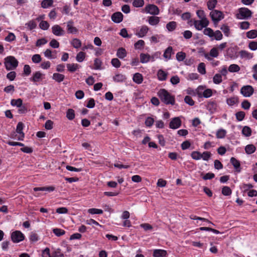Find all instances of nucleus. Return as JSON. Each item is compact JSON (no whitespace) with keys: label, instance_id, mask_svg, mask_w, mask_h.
Wrapping results in <instances>:
<instances>
[{"label":"nucleus","instance_id":"nucleus-1","mask_svg":"<svg viewBox=\"0 0 257 257\" xmlns=\"http://www.w3.org/2000/svg\"><path fill=\"white\" fill-rule=\"evenodd\" d=\"M158 95L161 99V101L166 104H175V98L174 97L171 95L165 89H160L158 92Z\"/></svg>","mask_w":257,"mask_h":257},{"label":"nucleus","instance_id":"nucleus-2","mask_svg":"<svg viewBox=\"0 0 257 257\" xmlns=\"http://www.w3.org/2000/svg\"><path fill=\"white\" fill-rule=\"evenodd\" d=\"M18 63V61L14 56H9L5 58L4 64L8 71L15 69Z\"/></svg>","mask_w":257,"mask_h":257},{"label":"nucleus","instance_id":"nucleus-3","mask_svg":"<svg viewBox=\"0 0 257 257\" xmlns=\"http://www.w3.org/2000/svg\"><path fill=\"white\" fill-rule=\"evenodd\" d=\"M252 13L247 8H241L239 9V13L236 15L238 19H246L251 17Z\"/></svg>","mask_w":257,"mask_h":257},{"label":"nucleus","instance_id":"nucleus-4","mask_svg":"<svg viewBox=\"0 0 257 257\" xmlns=\"http://www.w3.org/2000/svg\"><path fill=\"white\" fill-rule=\"evenodd\" d=\"M210 16L215 24L217 23L224 18V15L222 13L218 10H212L210 13Z\"/></svg>","mask_w":257,"mask_h":257},{"label":"nucleus","instance_id":"nucleus-5","mask_svg":"<svg viewBox=\"0 0 257 257\" xmlns=\"http://www.w3.org/2000/svg\"><path fill=\"white\" fill-rule=\"evenodd\" d=\"M12 240L15 243H18L25 239L24 235L19 230L13 232L11 235Z\"/></svg>","mask_w":257,"mask_h":257},{"label":"nucleus","instance_id":"nucleus-6","mask_svg":"<svg viewBox=\"0 0 257 257\" xmlns=\"http://www.w3.org/2000/svg\"><path fill=\"white\" fill-rule=\"evenodd\" d=\"M209 25V21L207 19L205 20H194V25L197 30H201L203 28H206Z\"/></svg>","mask_w":257,"mask_h":257},{"label":"nucleus","instance_id":"nucleus-7","mask_svg":"<svg viewBox=\"0 0 257 257\" xmlns=\"http://www.w3.org/2000/svg\"><path fill=\"white\" fill-rule=\"evenodd\" d=\"M254 89L250 85L243 86L240 89V93L246 97H250L253 93Z\"/></svg>","mask_w":257,"mask_h":257},{"label":"nucleus","instance_id":"nucleus-8","mask_svg":"<svg viewBox=\"0 0 257 257\" xmlns=\"http://www.w3.org/2000/svg\"><path fill=\"white\" fill-rule=\"evenodd\" d=\"M147 13L153 15H157L159 13V9L157 6L154 5H148L145 7Z\"/></svg>","mask_w":257,"mask_h":257},{"label":"nucleus","instance_id":"nucleus-9","mask_svg":"<svg viewBox=\"0 0 257 257\" xmlns=\"http://www.w3.org/2000/svg\"><path fill=\"white\" fill-rule=\"evenodd\" d=\"M24 124L22 122H19L17 126L16 132L19 134L17 138L18 141H23L25 137V134L23 132Z\"/></svg>","mask_w":257,"mask_h":257},{"label":"nucleus","instance_id":"nucleus-10","mask_svg":"<svg viewBox=\"0 0 257 257\" xmlns=\"http://www.w3.org/2000/svg\"><path fill=\"white\" fill-rule=\"evenodd\" d=\"M181 125V120L179 117L172 118L169 123V127L172 129H177Z\"/></svg>","mask_w":257,"mask_h":257},{"label":"nucleus","instance_id":"nucleus-11","mask_svg":"<svg viewBox=\"0 0 257 257\" xmlns=\"http://www.w3.org/2000/svg\"><path fill=\"white\" fill-rule=\"evenodd\" d=\"M52 31L54 35L57 36H63L65 34L63 29L58 25H54L52 27Z\"/></svg>","mask_w":257,"mask_h":257},{"label":"nucleus","instance_id":"nucleus-12","mask_svg":"<svg viewBox=\"0 0 257 257\" xmlns=\"http://www.w3.org/2000/svg\"><path fill=\"white\" fill-rule=\"evenodd\" d=\"M43 74L40 71H37L33 73V76L30 78V80L34 82H37L42 80Z\"/></svg>","mask_w":257,"mask_h":257},{"label":"nucleus","instance_id":"nucleus-13","mask_svg":"<svg viewBox=\"0 0 257 257\" xmlns=\"http://www.w3.org/2000/svg\"><path fill=\"white\" fill-rule=\"evenodd\" d=\"M112 21L115 23H119L123 20V15L120 12H116L111 16Z\"/></svg>","mask_w":257,"mask_h":257},{"label":"nucleus","instance_id":"nucleus-14","mask_svg":"<svg viewBox=\"0 0 257 257\" xmlns=\"http://www.w3.org/2000/svg\"><path fill=\"white\" fill-rule=\"evenodd\" d=\"M149 28L147 26H143L140 30L136 33V35L139 38L144 37L147 34Z\"/></svg>","mask_w":257,"mask_h":257},{"label":"nucleus","instance_id":"nucleus-15","mask_svg":"<svg viewBox=\"0 0 257 257\" xmlns=\"http://www.w3.org/2000/svg\"><path fill=\"white\" fill-rule=\"evenodd\" d=\"M67 28L69 33L76 34L78 32L77 29L73 26V22L72 21H69L67 23Z\"/></svg>","mask_w":257,"mask_h":257},{"label":"nucleus","instance_id":"nucleus-16","mask_svg":"<svg viewBox=\"0 0 257 257\" xmlns=\"http://www.w3.org/2000/svg\"><path fill=\"white\" fill-rule=\"evenodd\" d=\"M230 162L236 169V171L237 172H240L241 171L240 162L233 157L230 159Z\"/></svg>","mask_w":257,"mask_h":257},{"label":"nucleus","instance_id":"nucleus-17","mask_svg":"<svg viewBox=\"0 0 257 257\" xmlns=\"http://www.w3.org/2000/svg\"><path fill=\"white\" fill-rule=\"evenodd\" d=\"M52 78L55 81L58 83H60L64 80L65 78V76L62 74H60L58 73H54L53 74Z\"/></svg>","mask_w":257,"mask_h":257},{"label":"nucleus","instance_id":"nucleus-18","mask_svg":"<svg viewBox=\"0 0 257 257\" xmlns=\"http://www.w3.org/2000/svg\"><path fill=\"white\" fill-rule=\"evenodd\" d=\"M240 57L241 58H245L246 59H251L253 57V54L245 51V50H241L239 52Z\"/></svg>","mask_w":257,"mask_h":257},{"label":"nucleus","instance_id":"nucleus-19","mask_svg":"<svg viewBox=\"0 0 257 257\" xmlns=\"http://www.w3.org/2000/svg\"><path fill=\"white\" fill-rule=\"evenodd\" d=\"M151 60V55L148 54L141 53L140 54V62L142 63H146Z\"/></svg>","mask_w":257,"mask_h":257},{"label":"nucleus","instance_id":"nucleus-20","mask_svg":"<svg viewBox=\"0 0 257 257\" xmlns=\"http://www.w3.org/2000/svg\"><path fill=\"white\" fill-rule=\"evenodd\" d=\"M167 252L165 250L162 249H155L153 252L154 257H164L165 256Z\"/></svg>","mask_w":257,"mask_h":257},{"label":"nucleus","instance_id":"nucleus-21","mask_svg":"<svg viewBox=\"0 0 257 257\" xmlns=\"http://www.w3.org/2000/svg\"><path fill=\"white\" fill-rule=\"evenodd\" d=\"M143 77L139 73H136L134 75L133 81L137 84H141L143 82Z\"/></svg>","mask_w":257,"mask_h":257},{"label":"nucleus","instance_id":"nucleus-22","mask_svg":"<svg viewBox=\"0 0 257 257\" xmlns=\"http://www.w3.org/2000/svg\"><path fill=\"white\" fill-rule=\"evenodd\" d=\"M157 76L159 80L164 81L167 79V73L162 69H160L158 71Z\"/></svg>","mask_w":257,"mask_h":257},{"label":"nucleus","instance_id":"nucleus-23","mask_svg":"<svg viewBox=\"0 0 257 257\" xmlns=\"http://www.w3.org/2000/svg\"><path fill=\"white\" fill-rule=\"evenodd\" d=\"M126 78L125 75L121 74H116L113 77V79L115 82H121L124 81Z\"/></svg>","mask_w":257,"mask_h":257},{"label":"nucleus","instance_id":"nucleus-24","mask_svg":"<svg viewBox=\"0 0 257 257\" xmlns=\"http://www.w3.org/2000/svg\"><path fill=\"white\" fill-rule=\"evenodd\" d=\"M126 55V51L123 48H119L117 51L116 56L120 59L124 58Z\"/></svg>","mask_w":257,"mask_h":257},{"label":"nucleus","instance_id":"nucleus-25","mask_svg":"<svg viewBox=\"0 0 257 257\" xmlns=\"http://www.w3.org/2000/svg\"><path fill=\"white\" fill-rule=\"evenodd\" d=\"M256 150L255 147L253 145H248L245 148V151L247 154H251L253 153Z\"/></svg>","mask_w":257,"mask_h":257},{"label":"nucleus","instance_id":"nucleus-26","mask_svg":"<svg viewBox=\"0 0 257 257\" xmlns=\"http://www.w3.org/2000/svg\"><path fill=\"white\" fill-rule=\"evenodd\" d=\"M160 21L159 18L158 17L151 16L149 18V23L153 26L157 25Z\"/></svg>","mask_w":257,"mask_h":257},{"label":"nucleus","instance_id":"nucleus-27","mask_svg":"<svg viewBox=\"0 0 257 257\" xmlns=\"http://www.w3.org/2000/svg\"><path fill=\"white\" fill-rule=\"evenodd\" d=\"M34 191H53L54 190L55 188L53 186H49V187H35L34 189Z\"/></svg>","mask_w":257,"mask_h":257},{"label":"nucleus","instance_id":"nucleus-28","mask_svg":"<svg viewBox=\"0 0 257 257\" xmlns=\"http://www.w3.org/2000/svg\"><path fill=\"white\" fill-rule=\"evenodd\" d=\"M238 102V98L237 97H232L226 99V103L229 106H232Z\"/></svg>","mask_w":257,"mask_h":257},{"label":"nucleus","instance_id":"nucleus-29","mask_svg":"<svg viewBox=\"0 0 257 257\" xmlns=\"http://www.w3.org/2000/svg\"><path fill=\"white\" fill-rule=\"evenodd\" d=\"M242 134L246 137H248L251 135V128L247 126H245L243 127L242 130Z\"/></svg>","mask_w":257,"mask_h":257},{"label":"nucleus","instance_id":"nucleus-30","mask_svg":"<svg viewBox=\"0 0 257 257\" xmlns=\"http://www.w3.org/2000/svg\"><path fill=\"white\" fill-rule=\"evenodd\" d=\"M66 117L69 120H72L75 117V112L73 109L69 108L66 112Z\"/></svg>","mask_w":257,"mask_h":257},{"label":"nucleus","instance_id":"nucleus-31","mask_svg":"<svg viewBox=\"0 0 257 257\" xmlns=\"http://www.w3.org/2000/svg\"><path fill=\"white\" fill-rule=\"evenodd\" d=\"M203 33L205 35L208 36L212 39H213L214 35L213 31L210 28L206 27L203 31Z\"/></svg>","mask_w":257,"mask_h":257},{"label":"nucleus","instance_id":"nucleus-32","mask_svg":"<svg viewBox=\"0 0 257 257\" xmlns=\"http://www.w3.org/2000/svg\"><path fill=\"white\" fill-rule=\"evenodd\" d=\"M53 0H43L41 3V7L44 9L48 8L53 5Z\"/></svg>","mask_w":257,"mask_h":257},{"label":"nucleus","instance_id":"nucleus-33","mask_svg":"<svg viewBox=\"0 0 257 257\" xmlns=\"http://www.w3.org/2000/svg\"><path fill=\"white\" fill-rule=\"evenodd\" d=\"M172 50H173V49H172V47L170 46V47H168L166 49V50L164 53L163 56L164 57V58H165L167 59H170L171 57V53L172 52Z\"/></svg>","mask_w":257,"mask_h":257},{"label":"nucleus","instance_id":"nucleus-34","mask_svg":"<svg viewBox=\"0 0 257 257\" xmlns=\"http://www.w3.org/2000/svg\"><path fill=\"white\" fill-rule=\"evenodd\" d=\"M246 37L249 39H254L257 37V31L250 30L246 33Z\"/></svg>","mask_w":257,"mask_h":257},{"label":"nucleus","instance_id":"nucleus-35","mask_svg":"<svg viewBox=\"0 0 257 257\" xmlns=\"http://www.w3.org/2000/svg\"><path fill=\"white\" fill-rule=\"evenodd\" d=\"M176 23L174 21H172L168 23L166 25V28L169 31H172L176 28Z\"/></svg>","mask_w":257,"mask_h":257},{"label":"nucleus","instance_id":"nucleus-36","mask_svg":"<svg viewBox=\"0 0 257 257\" xmlns=\"http://www.w3.org/2000/svg\"><path fill=\"white\" fill-rule=\"evenodd\" d=\"M226 134V131L224 129H220L216 132V137L218 139L224 138Z\"/></svg>","mask_w":257,"mask_h":257},{"label":"nucleus","instance_id":"nucleus-37","mask_svg":"<svg viewBox=\"0 0 257 257\" xmlns=\"http://www.w3.org/2000/svg\"><path fill=\"white\" fill-rule=\"evenodd\" d=\"M145 44V43L144 40H140L135 43L134 47L136 49H143Z\"/></svg>","mask_w":257,"mask_h":257},{"label":"nucleus","instance_id":"nucleus-38","mask_svg":"<svg viewBox=\"0 0 257 257\" xmlns=\"http://www.w3.org/2000/svg\"><path fill=\"white\" fill-rule=\"evenodd\" d=\"M67 67L68 70L71 72H75L78 68L77 64H67Z\"/></svg>","mask_w":257,"mask_h":257},{"label":"nucleus","instance_id":"nucleus-39","mask_svg":"<svg viewBox=\"0 0 257 257\" xmlns=\"http://www.w3.org/2000/svg\"><path fill=\"white\" fill-rule=\"evenodd\" d=\"M11 104L13 106H17V107L21 106L23 104V101L21 98H19L17 99H12L11 101Z\"/></svg>","mask_w":257,"mask_h":257},{"label":"nucleus","instance_id":"nucleus-40","mask_svg":"<svg viewBox=\"0 0 257 257\" xmlns=\"http://www.w3.org/2000/svg\"><path fill=\"white\" fill-rule=\"evenodd\" d=\"M217 3V0H209L207 4L208 9L212 11L216 7Z\"/></svg>","mask_w":257,"mask_h":257},{"label":"nucleus","instance_id":"nucleus-41","mask_svg":"<svg viewBox=\"0 0 257 257\" xmlns=\"http://www.w3.org/2000/svg\"><path fill=\"white\" fill-rule=\"evenodd\" d=\"M240 70L239 66L237 64H231L229 66L228 71L230 72H237Z\"/></svg>","mask_w":257,"mask_h":257},{"label":"nucleus","instance_id":"nucleus-42","mask_svg":"<svg viewBox=\"0 0 257 257\" xmlns=\"http://www.w3.org/2000/svg\"><path fill=\"white\" fill-rule=\"evenodd\" d=\"M71 44L75 48H78L81 46V42L79 39L75 38L72 40Z\"/></svg>","mask_w":257,"mask_h":257},{"label":"nucleus","instance_id":"nucleus-43","mask_svg":"<svg viewBox=\"0 0 257 257\" xmlns=\"http://www.w3.org/2000/svg\"><path fill=\"white\" fill-rule=\"evenodd\" d=\"M85 53L83 52H79L76 57V59L78 62H82L85 58Z\"/></svg>","mask_w":257,"mask_h":257},{"label":"nucleus","instance_id":"nucleus-44","mask_svg":"<svg viewBox=\"0 0 257 257\" xmlns=\"http://www.w3.org/2000/svg\"><path fill=\"white\" fill-rule=\"evenodd\" d=\"M191 157L195 160H198L201 159V153L198 151H193L191 154Z\"/></svg>","mask_w":257,"mask_h":257},{"label":"nucleus","instance_id":"nucleus-45","mask_svg":"<svg viewBox=\"0 0 257 257\" xmlns=\"http://www.w3.org/2000/svg\"><path fill=\"white\" fill-rule=\"evenodd\" d=\"M198 71L201 74L206 73L205 65L204 63H200L198 66Z\"/></svg>","mask_w":257,"mask_h":257},{"label":"nucleus","instance_id":"nucleus-46","mask_svg":"<svg viewBox=\"0 0 257 257\" xmlns=\"http://www.w3.org/2000/svg\"><path fill=\"white\" fill-rule=\"evenodd\" d=\"M232 193L230 188L228 186H224L222 189V193L225 196H229Z\"/></svg>","mask_w":257,"mask_h":257},{"label":"nucleus","instance_id":"nucleus-47","mask_svg":"<svg viewBox=\"0 0 257 257\" xmlns=\"http://www.w3.org/2000/svg\"><path fill=\"white\" fill-rule=\"evenodd\" d=\"M222 80V76L220 74H216L213 78V81L215 84H219Z\"/></svg>","mask_w":257,"mask_h":257},{"label":"nucleus","instance_id":"nucleus-48","mask_svg":"<svg viewBox=\"0 0 257 257\" xmlns=\"http://www.w3.org/2000/svg\"><path fill=\"white\" fill-rule=\"evenodd\" d=\"M209 55L211 57L216 58L219 55L218 50L217 48L214 47L212 48L209 52Z\"/></svg>","mask_w":257,"mask_h":257},{"label":"nucleus","instance_id":"nucleus-49","mask_svg":"<svg viewBox=\"0 0 257 257\" xmlns=\"http://www.w3.org/2000/svg\"><path fill=\"white\" fill-rule=\"evenodd\" d=\"M53 233L57 236H60L65 233V231L60 228H54L53 230Z\"/></svg>","mask_w":257,"mask_h":257},{"label":"nucleus","instance_id":"nucleus-50","mask_svg":"<svg viewBox=\"0 0 257 257\" xmlns=\"http://www.w3.org/2000/svg\"><path fill=\"white\" fill-rule=\"evenodd\" d=\"M196 14L201 20H205V19H207L206 17L205 13L203 10H198L196 12Z\"/></svg>","mask_w":257,"mask_h":257},{"label":"nucleus","instance_id":"nucleus-51","mask_svg":"<svg viewBox=\"0 0 257 257\" xmlns=\"http://www.w3.org/2000/svg\"><path fill=\"white\" fill-rule=\"evenodd\" d=\"M202 157L201 158L204 161H208L211 157V153L210 152H204L202 154H201Z\"/></svg>","mask_w":257,"mask_h":257},{"label":"nucleus","instance_id":"nucleus-52","mask_svg":"<svg viewBox=\"0 0 257 257\" xmlns=\"http://www.w3.org/2000/svg\"><path fill=\"white\" fill-rule=\"evenodd\" d=\"M133 5L136 8L142 7L144 5V0H134Z\"/></svg>","mask_w":257,"mask_h":257},{"label":"nucleus","instance_id":"nucleus-53","mask_svg":"<svg viewBox=\"0 0 257 257\" xmlns=\"http://www.w3.org/2000/svg\"><path fill=\"white\" fill-rule=\"evenodd\" d=\"M40 28L44 30H47L49 27V24L47 21H42L39 24Z\"/></svg>","mask_w":257,"mask_h":257},{"label":"nucleus","instance_id":"nucleus-54","mask_svg":"<svg viewBox=\"0 0 257 257\" xmlns=\"http://www.w3.org/2000/svg\"><path fill=\"white\" fill-rule=\"evenodd\" d=\"M186 57V54L185 53L182 52H180L177 53L176 54V59L179 61H183Z\"/></svg>","mask_w":257,"mask_h":257},{"label":"nucleus","instance_id":"nucleus-55","mask_svg":"<svg viewBox=\"0 0 257 257\" xmlns=\"http://www.w3.org/2000/svg\"><path fill=\"white\" fill-rule=\"evenodd\" d=\"M111 63L112 65L115 68H119L121 65L120 61L117 58H113Z\"/></svg>","mask_w":257,"mask_h":257},{"label":"nucleus","instance_id":"nucleus-56","mask_svg":"<svg viewBox=\"0 0 257 257\" xmlns=\"http://www.w3.org/2000/svg\"><path fill=\"white\" fill-rule=\"evenodd\" d=\"M235 115H236V119H237L238 121H241V120H242L244 119V116H245V113H244V112H243V111H240L237 112L235 114Z\"/></svg>","mask_w":257,"mask_h":257},{"label":"nucleus","instance_id":"nucleus-57","mask_svg":"<svg viewBox=\"0 0 257 257\" xmlns=\"http://www.w3.org/2000/svg\"><path fill=\"white\" fill-rule=\"evenodd\" d=\"M88 212L92 214H100L103 213V211L101 209H96V208H91L88 209Z\"/></svg>","mask_w":257,"mask_h":257},{"label":"nucleus","instance_id":"nucleus-58","mask_svg":"<svg viewBox=\"0 0 257 257\" xmlns=\"http://www.w3.org/2000/svg\"><path fill=\"white\" fill-rule=\"evenodd\" d=\"M41 57L39 54H35L32 56V60L35 63H38L41 61Z\"/></svg>","mask_w":257,"mask_h":257},{"label":"nucleus","instance_id":"nucleus-59","mask_svg":"<svg viewBox=\"0 0 257 257\" xmlns=\"http://www.w3.org/2000/svg\"><path fill=\"white\" fill-rule=\"evenodd\" d=\"M16 77V73L15 71H11L7 75V78L10 81H13Z\"/></svg>","mask_w":257,"mask_h":257},{"label":"nucleus","instance_id":"nucleus-60","mask_svg":"<svg viewBox=\"0 0 257 257\" xmlns=\"http://www.w3.org/2000/svg\"><path fill=\"white\" fill-rule=\"evenodd\" d=\"M214 35L213 37L216 40L219 41L222 39V34L220 31H216L215 32H214Z\"/></svg>","mask_w":257,"mask_h":257},{"label":"nucleus","instance_id":"nucleus-61","mask_svg":"<svg viewBox=\"0 0 257 257\" xmlns=\"http://www.w3.org/2000/svg\"><path fill=\"white\" fill-rule=\"evenodd\" d=\"M185 103L189 104L190 106H192L194 104V101L192 99L191 96H186L184 98Z\"/></svg>","mask_w":257,"mask_h":257},{"label":"nucleus","instance_id":"nucleus-62","mask_svg":"<svg viewBox=\"0 0 257 257\" xmlns=\"http://www.w3.org/2000/svg\"><path fill=\"white\" fill-rule=\"evenodd\" d=\"M102 62L99 59L96 58L94 60V69H100Z\"/></svg>","mask_w":257,"mask_h":257},{"label":"nucleus","instance_id":"nucleus-63","mask_svg":"<svg viewBox=\"0 0 257 257\" xmlns=\"http://www.w3.org/2000/svg\"><path fill=\"white\" fill-rule=\"evenodd\" d=\"M249 48L252 51L257 50V42L251 41L248 44Z\"/></svg>","mask_w":257,"mask_h":257},{"label":"nucleus","instance_id":"nucleus-64","mask_svg":"<svg viewBox=\"0 0 257 257\" xmlns=\"http://www.w3.org/2000/svg\"><path fill=\"white\" fill-rule=\"evenodd\" d=\"M52 257H64V255L61 252L60 249H57L53 253Z\"/></svg>","mask_w":257,"mask_h":257}]
</instances>
